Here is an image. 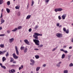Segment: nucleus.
Returning a JSON list of instances; mask_svg holds the SVG:
<instances>
[{
	"label": "nucleus",
	"instance_id": "f257e3e1",
	"mask_svg": "<svg viewBox=\"0 0 73 73\" xmlns=\"http://www.w3.org/2000/svg\"><path fill=\"white\" fill-rule=\"evenodd\" d=\"M42 35V34H40L36 33H35L34 35H33V37L35 38V39L33 40V41L34 42L35 45H37V46H39L40 45V44H39L40 43V41L38 40V36H41Z\"/></svg>",
	"mask_w": 73,
	"mask_h": 73
},
{
	"label": "nucleus",
	"instance_id": "f03ea898",
	"mask_svg": "<svg viewBox=\"0 0 73 73\" xmlns=\"http://www.w3.org/2000/svg\"><path fill=\"white\" fill-rule=\"evenodd\" d=\"M22 28V26H19L18 28H15L14 29L12 30V32H15L17 30V29H21Z\"/></svg>",
	"mask_w": 73,
	"mask_h": 73
},
{
	"label": "nucleus",
	"instance_id": "7ed1b4c3",
	"mask_svg": "<svg viewBox=\"0 0 73 73\" xmlns=\"http://www.w3.org/2000/svg\"><path fill=\"white\" fill-rule=\"evenodd\" d=\"M56 36L58 38H61L62 37V34L60 33H57L56 34Z\"/></svg>",
	"mask_w": 73,
	"mask_h": 73
},
{
	"label": "nucleus",
	"instance_id": "20e7f679",
	"mask_svg": "<svg viewBox=\"0 0 73 73\" xmlns=\"http://www.w3.org/2000/svg\"><path fill=\"white\" fill-rule=\"evenodd\" d=\"M15 49L17 54V55H19V50H18V48H17V46H15Z\"/></svg>",
	"mask_w": 73,
	"mask_h": 73
},
{
	"label": "nucleus",
	"instance_id": "39448f33",
	"mask_svg": "<svg viewBox=\"0 0 73 73\" xmlns=\"http://www.w3.org/2000/svg\"><path fill=\"white\" fill-rule=\"evenodd\" d=\"M13 56L14 58H15V59H17L18 58V56L16 55V54H15L13 53Z\"/></svg>",
	"mask_w": 73,
	"mask_h": 73
},
{
	"label": "nucleus",
	"instance_id": "423d86ee",
	"mask_svg": "<svg viewBox=\"0 0 73 73\" xmlns=\"http://www.w3.org/2000/svg\"><path fill=\"white\" fill-rule=\"evenodd\" d=\"M24 41L26 44H28V45H29V42L28 41V40L27 39H25L24 40Z\"/></svg>",
	"mask_w": 73,
	"mask_h": 73
},
{
	"label": "nucleus",
	"instance_id": "0eeeda50",
	"mask_svg": "<svg viewBox=\"0 0 73 73\" xmlns=\"http://www.w3.org/2000/svg\"><path fill=\"white\" fill-rule=\"evenodd\" d=\"M66 14H64L63 15H62V19L64 20V19H65V18L66 17Z\"/></svg>",
	"mask_w": 73,
	"mask_h": 73
},
{
	"label": "nucleus",
	"instance_id": "6e6552de",
	"mask_svg": "<svg viewBox=\"0 0 73 73\" xmlns=\"http://www.w3.org/2000/svg\"><path fill=\"white\" fill-rule=\"evenodd\" d=\"M7 50H4L3 51V52L2 51H0V54H4L5 52H7Z\"/></svg>",
	"mask_w": 73,
	"mask_h": 73
},
{
	"label": "nucleus",
	"instance_id": "1a4fd4ad",
	"mask_svg": "<svg viewBox=\"0 0 73 73\" xmlns=\"http://www.w3.org/2000/svg\"><path fill=\"white\" fill-rule=\"evenodd\" d=\"M1 24H3L5 22V20L3 19V18H2L1 19Z\"/></svg>",
	"mask_w": 73,
	"mask_h": 73
},
{
	"label": "nucleus",
	"instance_id": "9d476101",
	"mask_svg": "<svg viewBox=\"0 0 73 73\" xmlns=\"http://www.w3.org/2000/svg\"><path fill=\"white\" fill-rule=\"evenodd\" d=\"M13 41H14V38H11L9 40L10 42L11 43H12V42Z\"/></svg>",
	"mask_w": 73,
	"mask_h": 73
},
{
	"label": "nucleus",
	"instance_id": "9b49d317",
	"mask_svg": "<svg viewBox=\"0 0 73 73\" xmlns=\"http://www.w3.org/2000/svg\"><path fill=\"white\" fill-rule=\"evenodd\" d=\"M27 51H28V48H27V47L25 48L24 49V52L25 53H27Z\"/></svg>",
	"mask_w": 73,
	"mask_h": 73
},
{
	"label": "nucleus",
	"instance_id": "f8f14e48",
	"mask_svg": "<svg viewBox=\"0 0 73 73\" xmlns=\"http://www.w3.org/2000/svg\"><path fill=\"white\" fill-rule=\"evenodd\" d=\"M7 60V58H5V57H3L2 58V61L3 62H4L5 61Z\"/></svg>",
	"mask_w": 73,
	"mask_h": 73
},
{
	"label": "nucleus",
	"instance_id": "ddd939ff",
	"mask_svg": "<svg viewBox=\"0 0 73 73\" xmlns=\"http://www.w3.org/2000/svg\"><path fill=\"white\" fill-rule=\"evenodd\" d=\"M40 67H37L36 68V72H38L39 70H40Z\"/></svg>",
	"mask_w": 73,
	"mask_h": 73
},
{
	"label": "nucleus",
	"instance_id": "4468645a",
	"mask_svg": "<svg viewBox=\"0 0 73 73\" xmlns=\"http://www.w3.org/2000/svg\"><path fill=\"white\" fill-rule=\"evenodd\" d=\"M31 15H28L26 17V19H30V18H31Z\"/></svg>",
	"mask_w": 73,
	"mask_h": 73
},
{
	"label": "nucleus",
	"instance_id": "2eb2a0df",
	"mask_svg": "<svg viewBox=\"0 0 73 73\" xmlns=\"http://www.w3.org/2000/svg\"><path fill=\"white\" fill-rule=\"evenodd\" d=\"M30 61L31 62L33 63V64H35V62L34 60H33V59H31L30 60Z\"/></svg>",
	"mask_w": 73,
	"mask_h": 73
},
{
	"label": "nucleus",
	"instance_id": "dca6fc26",
	"mask_svg": "<svg viewBox=\"0 0 73 73\" xmlns=\"http://www.w3.org/2000/svg\"><path fill=\"white\" fill-rule=\"evenodd\" d=\"M15 8L16 9H20V6H17L15 7Z\"/></svg>",
	"mask_w": 73,
	"mask_h": 73
},
{
	"label": "nucleus",
	"instance_id": "f3484780",
	"mask_svg": "<svg viewBox=\"0 0 73 73\" xmlns=\"http://www.w3.org/2000/svg\"><path fill=\"white\" fill-rule=\"evenodd\" d=\"M6 11L7 13H9L10 12V10L8 8H6Z\"/></svg>",
	"mask_w": 73,
	"mask_h": 73
},
{
	"label": "nucleus",
	"instance_id": "a211bd4d",
	"mask_svg": "<svg viewBox=\"0 0 73 73\" xmlns=\"http://www.w3.org/2000/svg\"><path fill=\"white\" fill-rule=\"evenodd\" d=\"M68 73V70H64L63 71V73Z\"/></svg>",
	"mask_w": 73,
	"mask_h": 73
},
{
	"label": "nucleus",
	"instance_id": "6ab92c4d",
	"mask_svg": "<svg viewBox=\"0 0 73 73\" xmlns=\"http://www.w3.org/2000/svg\"><path fill=\"white\" fill-rule=\"evenodd\" d=\"M4 1H3V0H0V5H1V4H2L3 3Z\"/></svg>",
	"mask_w": 73,
	"mask_h": 73
},
{
	"label": "nucleus",
	"instance_id": "aec40b11",
	"mask_svg": "<svg viewBox=\"0 0 73 73\" xmlns=\"http://www.w3.org/2000/svg\"><path fill=\"white\" fill-rule=\"evenodd\" d=\"M0 46L2 48H4V44H1L0 45Z\"/></svg>",
	"mask_w": 73,
	"mask_h": 73
},
{
	"label": "nucleus",
	"instance_id": "412c9836",
	"mask_svg": "<svg viewBox=\"0 0 73 73\" xmlns=\"http://www.w3.org/2000/svg\"><path fill=\"white\" fill-rule=\"evenodd\" d=\"M58 11L60 12L62 11V8H58Z\"/></svg>",
	"mask_w": 73,
	"mask_h": 73
},
{
	"label": "nucleus",
	"instance_id": "4be33fe9",
	"mask_svg": "<svg viewBox=\"0 0 73 73\" xmlns=\"http://www.w3.org/2000/svg\"><path fill=\"white\" fill-rule=\"evenodd\" d=\"M25 49V47L24 46H21V50H24Z\"/></svg>",
	"mask_w": 73,
	"mask_h": 73
},
{
	"label": "nucleus",
	"instance_id": "5701e85b",
	"mask_svg": "<svg viewBox=\"0 0 73 73\" xmlns=\"http://www.w3.org/2000/svg\"><path fill=\"white\" fill-rule=\"evenodd\" d=\"M65 55L64 54H63L62 56V58H65Z\"/></svg>",
	"mask_w": 73,
	"mask_h": 73
},
{
	"label": "nucleus",
	"instance_id": "b1692460",
	"mask_svg": "<svg viewBox=\"0 0 73 73\" xmlns=\"http://www.w3.org/2000/svg\"><path fill=\"white\" fill-rule=\"evenodd\" d=\"M5 56L6 57H8V56H9V53L8 52H7L6 54H5Z\"/></svg>",
	"mask_w": 73,
	"mask_h": 73
},
{
	"label": "nucleus",
	"instance_id": "393cba45",
	"mask_svg": "<svg viewBox=\"0 0 73 73\" xmlns=\"http://www.w3.org/2000/svg\"><path fill=\"white\" fill-rule=\"evenodd\" d=\"M35 57L36 59H38V58H39V56L38 55H35Z\"/></svg>",
	"mask_w": 73,
	"mask_h": 73
},
{
	"label": "nucleus",
	"instance_id": "a878e982",
	"mask_svg": "<svg viewBox=\"0 0 73 73\" xmlns=\"http://www.w3.org/2000/svg\"><path fill=\"white\" fill-rule=\"evenodd\" d=\"M11 4V3L10 2V1H9L7 2V4L8 5H9Z\"/></svg>",
	"mask_w": 73,
	"mask_h": 73
},
{
	"label": "nucleus",
	"instance_id": "bb28decb",
	"mask_svg": "<svg viewBox=\"0 0 73 73\" xmlns=\"http://www.w3.org/2000/svg\"><path fill=\"white\" fill-rule=\"evenodd\" d=\"M34 3H35V2H34V1L32 0L31 3V6H33V5Z\"/></svg>",
	"mask_w": 73,
	"mask_h": 73
},
{
	"label": "nucleus",
	"instance_id": "cd10ccee",
	"mask_svg": "<svg viewBox=\"0 0 73 73\" xmlns=\"http://www.w3.org/2000/svg\"><path fill=\"white\" fill-rule=\"evenodd\" d=\"M71 56H72L71 55H70L68 56V59L69 61V60H70V57H71Z\"/></svg>",
	"mask_w": 73,
	"mask_h": 73
},
{
	"label": "nucleus",
	"instance_id": "c85d7f7f",
	"mask_svg": "<svg viewBox=\"0 0 73 73\" xmlns=\"http://www.w3.org/2000/svg\"><path fill=\"white\" fill-rule=\"evenodd\" d=\"M38 27H39L38 26V25H36V26L34 28L35 29H36V30L37 29V28H38Z\"/></svg>",
	"mask_w": 73,
	"mask_h": 73
},
{
	"label": "nucleus",
	"instance_id": "c756f323",
	"mask_svg": "<svg viewBox=\"0 0 73 73\" xmlns=\"http://www.w3.org/2000/svg\"><path fill=\"white\" fill-rule=\"evenodd\" d=\"M15 70L14 69L11 70V73H15Z\"/></svg>",
	"mask_w": 73,
	"mask_h": 73
},
{
	"label": "nucleus",
	"instance_id": "7c9ffc66",
	"mask_svg": "<svg viewBox=\"0 0 73 73\" xmlns=\"http://www.w3.org/2000/svg\"><path fill=\"white\" fill-rule=\"evenodd\" d=\"M20 15H21V13H20V11L18 12L17 13L18 16H19Z\"/></svg>",
	"mask_w": 73,
	"mask_h": 73
},
{
	"label": "nucleus",
	"instance_id": "2f4dec72",
	"mask_svg": "<svg viewBox=\"0 0 73 73\" xmlns=\"http://www.w3.org/2000/svg\"><path fill=\"white\" fill-rule=\"evenodd\" d=\"M13 61H14V59H13L12 58H11L10 60L11 62H13Z\"/></svg>",
	"mask_w": 73,
	"mask_h": 73
},
{
	"label": "nucleus",
	"instance_id": "473e14b6",
	"mask_svg": "<svg viewBox=\"0 0 73 73\" xmlns=\"http://www.w3.org/2000/svg\"><path fill=\"white\" fill-rule=\"evenodd\" d=\"M1 68H3L4 69H6V67L4 66H1Z\"/></svg>",
	"mask_w": 73,
	"mask_h": 73
},
{
	"label": "nucleus",
	"instance_id": "72a5a7b5",
	"mask_svg": "<svg viewBox=\"0 0 73 73\" xmlns=\"http://www.w3.org/2000/svg\"><path fill=\"white\" fill-rule=\"evenodd\" d=\"M69 66H73V64L72 63L70 64L69 65Z\"/></svg>",
	"mask_w": 73,
	"mask_h": 73
},
{
	"label": "nucleus",
	"instance_id": "f704fd0d",
	"mask_svg": "<svg viewBox=\"0 0 73 73\" xmlns=\"http://www.w3.org/2000/svg\"><path fill=\"white\" fill-rule=\"evenodd\" d=\"M54 11H55V12H58V8L55 9Z\"/></svg>",
	"mask_w": 73,
	"mask_h": 73
},
{
	"label": "nucleus",
	"instance_id": "c9c22d12",
	"mask_svg": "<svg viewBox=\"0 0 73 73\" xmlns=\"http://www.w3.org/2000/svg\"><path fill=\"white\" fill-rule=\"evenodd\" d=\"M42 46H43V45H42V44H40L39 46V47L41 48V47H42Z\"/></svg>",
	"mask_w": 73,
	"mask_h": 73
},
{
	"label": "nucleus",
	"instance_id": "e433bc0d",
	"mask_svg": "<svg viewBox=\"0 0 73 73\" xmlns=\"http://www.w3.org/2000/svg\"><path fill=\"white\" fill-rule=\"evenodd\" d=\"M5 34H0V36H5Z\"/></svg>",
	"mask_w": 73,
	"mask_h": 73
},
{
	"label": "nucleus",
	"instance_id": "4c0bfd02",
	"mask_svg": "<svg viewBox=\"0 0 73 73\" xmlns=\"http://www.w3.org/2000/svg\"><path fill=\"white\" fill-rule=\"evenodd\" d=\"M56 49H57V47L54 48H53L52 50V52H53V51H54V50H55Z\"/></svg>",
	"mask_w": 73,
	"mask_h": 73
},
{
	"label": "nucleus",
	"instance_id": "58836bf2",
	"mask_svg": "<svg viewBox=\"0 0 73 73\" xmlns=\"http://www.w3.org/2000/svg\"><path fill=\"white\" fill-rule=\"evenodd\" d=\"M63 52H64L65 53H68V51L67 50H64V51Z\"/></svg>",
	"mask_w": 73,
	"mask_h": 73
},
{
	"label": "nucleus",
	"instance_id": "ea45409f",
	"mask_svg": "<svg viewBox=\"0 0 73 73\" xmlns=\"http://www.w3.org/2000/svg\"><path fill=\"white\" fill-rule=\"evenodd\" d=\"M58 18L59 20H61V17H60V16H58Z\"/></svg>",
	"mask_w": 73,
	"mask_h": 73
},
{
	"label": "nucleus",
	"instance_id": "a19ab883",
	"mask_svg": "<svg viewBox=\"0 0 73 73\" xmlns=\"http://www.w3.org/2000/svg\"><path fill=\"white\" fill-rule=\"evenodd\" d=\"M63 29L64 32H66V29H65V28H64Z\"/></svg>",
	"mask_w": 73,
	"mask_h": 73
},
{
	"label": "nucleus",
	"instance_id": "79ce46f5",
	"mask_svg": "<svg viewBox=\"0 0 73 73\" xmlns=\"http://www.w3.org/2000/svg\"><path fill=\"white\" fill-rule=\"evenodd\" d=\"M49 0H46V3H48L49 2Z\"/></svg>",
	"mask_w": 73,
	"mask_h": 73
},
{
	"label": "nucleus",
	"instance_id": "37998d69",
	"mask_svg": "<svg viewBox=\"0 0 73 73\" xmlns=\"http://www.w3.org/2000/svg\"><path fill=\"white\" fill-rule=\"evenodd\" d=\"M7 33H10V31L9 30H7Z\"/></svg>",
	"mask_w": 73,
	"mask_h": 73
},
{
	"label": "nucleus",
	"instance_id": "c03bdc74",
	"mask_svg": "<svg viewBox=\"0 0 73 73\" xmlns=\"http://www.w3.org/2000/svg\"><path fill=\"white\" fill-rule=\"evenodd\" d=\"M29 32H31V31H32V29H29Z\"/></svg>",
	"mask_w": 73,
	"mask_h": 73
},
{
	"label": "nucleus",
	"instance_id": "a18cd8bd",
	"mask_svg": "<svg viewBox=\"0 0 73 73\" xmlns=\"http://www.w3.org/2000/svg\"><path fill=\"white\" fill-rule=\"evenodd\" d=\"M66 33H69V31H68V30L67 31H66Z\"/></svg>",
	"mask_w": 73,
	"mask_h": 73
},
{
	"label": "nucleus",
	"instance_id": "49530a36",
	"mask_svg": "<svg viewBox=\"0 0 73 73\" xmlns=\"http://www.w3.org/2000/svg\"><path fill=\"white\" fill-rule=\"evenodd\" d=\"M60 51H62V52H63L64 51V50L62 49H60Z\"/></svg>",
	"mask_w": 73,
	"mask_h": 73
},
{
	"label": "nucleus",
	"instance_id": "de8ad7c7",
	"mask_svg": "<svg viewBox=\"0 0 73 73\" xmlns=\"http://www.w3.org/2000/svg\"><path fill=\"white\" fill-rule=\"evenodd\" d=\"M56 66H60V64H59L58 63V64H56Z\"/></svg>",
	"mask_w": 73,
	"mask_h": 73
},
{
	"label": "nucleus",
	"instance_id": "09e8293b",
	"mask_svg": "<svg viewBox=\"0 0 73 73\" xmlns=\"http://www.w3.org/2000/svg\"><path fill=\"white\" fill-rule=\"evenodd\" d=\"M42 66H43V67H45L46 66V64H44Z\"/></svg>",
	"mask_w": 73,
	"mask_h": 73
},
{
	"label": "nucleus",
	"instance_id": "8fccbe9b",
	"mask_svg": "<svg viewBox=\"0 0 73 73\" xmlns=\"http://www.w3.org/2000/svg\"><path fill=\"white\" fill-rule=\"evenodd\" d=\"M9 73H12V70H9Z\"/></svg>",
	"mask_w": 73,
	"mask_h": 73
},
{
	"label": "nucleus",
	"instance_id": "3c124183",
	"mask_svg": "<svg viewBox=\"0 0 73 73\" xmlns=\"http://www.w3.org/2000/svg\"><path fill=\"white\" fill-rule=\"evenodd\" d=\"M3 15H2V13H1V17H0L1 19L3 17Z\"/></svg>",
	"mask_w": 73,
	"mask_h": 73
},
{
	"label": "nucleus",
	"instance_id": "603ef678",
	"mask_svg": "<svg viewBox=\"0 0 73 73\" xmlns=\"http://www.w3.org/2000/svg\"><path fill=\"white\" fill-rule=\"evenodd\" d=\"M34 50H38V49L37 48H35L34 49Z\"/></svg>",
	"mask_w": 73,
	"mask_h": 73
},
{
	"label": "nucleus",
	"instance_id": "864d4df0",
	"mask_svg": "<svg viewBox=\"0 0 73 73\" xmlns=\"http://www.w3.org/2000/svg\"><path fill=\"white\" fill-rule=\"evenodd\" d=\"M59 25H60V24L59 23H58L56 24V25H57V26H58V27H59Z\"/></svg>",
	"mask_w": 73,
	"mask_h": 73
},
{
	"label": "nucleus",
	"instance_id": "5fc2aeb1",
	"mask_svg": "<svg viewBox=\"0 0 73 73\" xmlns=\"http://www.w3.org/2000/svg\"><path fill=\"white\" fill-rule=\"evenodd\" d=\"M21 69H22V68H21V67H20L19 68V70H21Z\"/></svg>",
	"mask_w": 73,
	"mask_h": 73
},
{
	"label": "nucleus",
	"instance_id": "6e6d98bb",
	"mask_svg": "<svg viewBox=\"0 0 73 73\" xmlns=\"http://www.w3.org/2000/svg\"><path fill=\"white\" fill-rule=\"evenodd\" d=\"M72 46H71L70 47H69V48L70 49H72Z\"/></svg>",
	"mask_w": 73,
	"mask_h": 73
},
{
	"label": "nucleus",
	"instance_id": "4d7b16f0",
	"mask_svg": "<svg viewBox=\"0 0 73 73\" xmlns=\"http://www.w3.org/2000/svg\"><path fill=\"white\" fill-rule=\"evenodd\" d=\"M30 64L31 65H33V63H30Z\"/></svg>",
	"mask_w": 73,
	"mask_h": 73
},
{
	"label": "nucleus",
	"instance_id": "13d9d810",
	"mask_svg": "<svg viewBox=\"0 0 73 73\" xmlns=\"http://www.w3.org/2000/svg\"><path fill=\"white\" fill-rule=\"evenodd\" d=\"M71 42H73V38H72V40H71Z\"/></svg>",
	"mask_w": 73,
	"mask_h": 73
},
{
	"label": "nucleus",
	"instance_id": "bf43d9fd",
	"mask_svg": "<svg viewBox=\"0 0 73 73\" xmlns=\"http://www.w3.org/2000/svg\"><path fill=\"white\" fill-rule=\"evenodd\" d=\"M61 27H62V25H60L59 26V28H61Z\"/></svg>",
	"mask_w": 73,
	"mask_h": 73
},
{
	"label": "nucleus",
	"instance_id": "052dcab7",
	"mask_svg": "<svg viewBox=\"0 0 73 73\" xmlns=\"http://www.w3.org/2000/svg\"><path fill=\"white\" fill-rule=\"evenodd\" d=\"M0 65L1 66H1H2V64L1 63H0Z\"/></svg>",
	"mask_w": 73,
	"mask_h": 73
},
{
	"label": "nucleus",
	"instance_id": "680f3d73",
	"mask_svg": "<svg viewBox=\"0 0 73 73\" xmlns=\"http://www.w3.org/2000/svg\"><path fill=\"white\" fill-rule=\"evenodd\" d=\"M2 29V27H0V30H1Z\"/></svg>",
	"mask_w": 73,
	"mask_h": 73
},
{
	"label": "nucleus",
	"instance_id": "e2e57ef3",
	"mask_svg": "<svg viewBox=\"0 0 73 73\" xmlns=\"http://www.w3.org/2000/svg\"><path fill=\"white\" fill-rule=\"evenodd\" d=\"M21 66L22 68H23V65H21Z\"/></svg>",
	"mask_w": 73,
	"mask_h": 73
},
{
	"label": "nucleus",
	"instance_id": "0e129e2a",
	"mask_svg": "<svg viewBox=\"0 0 73 73\" xmlns=\"http://www.w3.org/2000/svg\"><path fill=\"white\" fill-rule=\"evenodd\" d=\"M61 63H62V62H60L58 64H61Z\"/></svg>",
	"mask_w": 73,
	"mask_h": 73
},
{
	"label": "nucleus",
	"instance_id": "69168bd1",
	"mask_svg": "<svg viewBox=\"0 0 73 73\" xmlns=\"http://www.w3.org/2000/svg\"><path fill=\"white\" fill-rule=\"evenodd\" d=\"M13 64H15V63H16V62L14 61V62H13Z\"/></svg>",
	"mask_w": 73,
	"mask_h": 73
},
{
	"label": "nucleus",
	"instance_id": "338daca9",
	"mask_svg": "<svg viewBox=\"0 0 73 73\" xmlns=\"http://www.w3.org/2000/svg\"><path fill=\"white\" fill-rule=\"evenodd\" d=\"M27 7L28 8H29V5H28L27 6Z\"/></svg>",
	"mask_w": 73,
	"mask_h": 73
},
{
	"label": "nucleus",
	"instance_id": "774afa93",
	"mask_svg": "<svg viewBox=\"0 0 73 73\" xmlns=\"http://www.w3.org/2000/svg\"><path fill=\"white\" fill-rule=\"evenodd\" d=\"M3 9H2V10H1V12H3Z\"/></svg>",
	"mask_w": 73,
	"mask_h": 73
}]
</instances>
